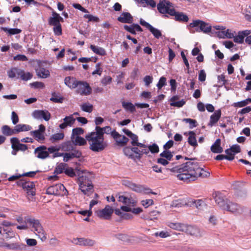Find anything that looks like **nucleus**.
<instances>
[{
  "mask_svg": "<svg viewBox=\"0 0 251 251\" xmlns=\"http://www.w3.org/2000/svg\"><path fill=\"white\" fill-rule=\"evenodd\" d=\"M170 170L176 174L178 179L187 182L194 181L198 177H208L210 174L209 172L201 168L198 162L194 159H190L181 166L176 165Z\"/></svg>",
  "mask_w": 251,
  "mask_h": 251,
  "instance_id": "obj_1",
  "label": "nucleus"
},
{
  "mask_svg": "<svg viewBox=\"0 0 251 251\" xmlns=\"http://www.w3.org/2000/svg\"><path fill=\"white\" fill-rule=\"evenodd\" d=\"M85 138L89 145V149L94 152L101 151L107 146L104 137L96 130L88 133L86 135Z\"/></svg>",
  "mask_w": 251,
  "mask_h": 251,
  "instance_id": "obj_2",
  "label": "nucleus"
},
{
  "mask_svg": "<svg viewBox=\"0 0 251 251\" xmlns=\"http://www.w3.org/2000/svg\"><path fill=\"white\" fill-rule=\"evenodd\" d=\"M191 33L203 32L208 34L211 31L212 27L209 23L200 20H195L186 26Z\"/></svg>",
  "mask_w": 251,
  "mask_h": 251,
  "instance_id": "obj_3",
  "label": "nucleus"
},
{
  "mask_svg": "<svg viewBox=\"0 0 251 251\" xmlns=\"http://www.w3.org/2000/svg\"><path fill=\"white\" fill-rule=\"evenodd\" d=\"M26 220L32 230L42 241H45L47 239L46 233L39 220L31 217H27Z\"/></svg>",
  "mask_w": 251,
  "mask_h": 251,
  "instance_id": "obj_4",
  "label": "nucleus"
},
{
  "mask_svg": "<svg viewBox=\"0 0 251 251\" xmlns=\"http://www.w3.org/2000/svg\"><path fill=\"white\" fill-rule=\"evenodd\" d=\"M79 189L83 194L87 196L91 195L94 191V187L91 181L86 175H82L78 178Z\"/></svg>",
  "mask_w": 251,
  "mask_h": 251,
  "instance_id": "obj_5",
  "label": "nucleus"
},
{
  "mask_svg": "<svg viewBox=\"0 0 251 251\" xmlns=\"http://www.w3.org/2000/svg\"><path fill=\"white\" fill-rule=\"evenodd\" d=\"M14 225V224L6 220L0 223V238L3 240H8L14 237L15 233L11 228Z\"/></svg>",
  "mask_w": 251,
  "mask_h": 251,
  "instance_id": "obj_6",
  "label": "nucleus"
},
{
  "mask_svg": "<svg viewBox=\"0 0 251 251\" xmlns=\"http://www.w3.org/2000/svg\"><path fill=\"white\" fill-rule=\"evenodd\" d=\"M68 191L65 186L61 183L50 186L46 190V194L55 196L66 195Z\"/></svg>",
  "mask_w": 251,
  "mask_h": 251,
  "instance_id": "obj_7",
  "label": "nucleus"
},
{
  "mask_svg": "<svg viewBox=\"0 0 251 251\" xmlns=\"http://www.w3.org/2000/svg\"><path fill=\"white\" fill-rule=\"evenodd\" d=\"M76 92L82 96L90 95L92 92V89L88 83L83 81H78Z\"/></svg>",
  "mask_w": 251,
  "mask_h": 251,
  "instance_id": "obj_8",
  "label": "nucleus"
},
{
  "mask_svg": "<svg viewBox=\"0 0 251 251\" xmlns=\"http://www.w3.org/2000/svg\"><path fill=\"white\" fill-rule=\"evenodd\" d=\"M113 212V209L112 207L109 205H107L103 209L96 211V214L100 219L109 220Z\"/></svg>",
  "mask_w": 251,
  "mask_h": 251,
  "instance_id": "obj_9",
  "label": "nucleus"
},
{
  "mask_svg": "<svg viewBox=\"0 0 251 251\" xmlns=\"http://www.w3.org/2000/svg\"><path fill=\"white\" fill-rule=\"evenodd\" d=\"M157 8L158 11L162 14H168L171 15V11L175 10L172 3L169 1L162 0L157 5Z\"/></svg>",
  "mask_w": 251,
  "mask_h": 251,
  "instance_id": "obj_10",
  "label": "nucleus"
},
{
  "mask_svg": "<svg viewBox=\"0 0 251 251\" xmlns=\"http://www.w3.org/2000/svg\"><path fill=\"white\" fill-rule=\"evenodd\" d=\"M223 210H226L234 214H239L242 211L240 205L228 200H226V203Z\"/></svg>",
  "mask_w": 251,
  "mask_h": 251,
  "instance_id": "obj_11",
  "label": "nucleus"
},
{
  "mask_svg": "<svg viewBox=\"0 0 251 251\" xmlns=\"http://www.w3.org/2000/svg\"><path fill=\"white\" fill-rule=\"evenodd\" d=\"M32 116L34 119L37 120L44 119L46 121H48L50 118V113L46 110H35L32 113Z\"/></svg>",
  "mask_w": 251,
  "mask_h": 251,
  "instance_id": "obj_12",
  "label": "nucleus"
},
{
  "mask_svg": "<svg viewBox=\"0 0 251 251\" xmlns=\"http://www.w3.org/2000/svg\"><path fill=\"white\" fill-rule=\"evenodd\" d=\"M183 232L197 237L202 236V232L198 227L185 224Z\"/></svg>",
  "mask_w": 251,
  "mask_h": 251,
  "instance_id": "obj_13",
  "label": "nucleus"
},
{
  "mask_svg": "<svg viewBox=\"0 0 251 251\" xmlns=\"http://www.w3.org/2000/svg\"><path fill=\"white\" fill-rule=\"evenodd\" d=\"M18 185H21L23 188L26 191L28 195L31 196L35 195V192L34 190L35 189V184L33 182L20 181Z\"/></svg>",
  "mask_w": 251,
  "mask_h": 251,
  "instance_id": "obj_14",
  "label": "nucleus"
},
{
  "mask_svg": "<svg viewBox=\"0 0 251 251\" xmlns=\"http://www.w3.org/2000/svg\"><path fill=\"white\" fill-rule=\"evenodd\" d=\"M34 153L37 158L41 159H45L49 157L47 147L44 145L37 147L34 150Z\"/></svg>",
  "mask_w": 251,
  "mask_h": 251,
  "instance_id": "obj_15",
  "label": "nucleus"
},
{
  "mask_svg": "<svg viewBox=\"0 0 251 251\" xmlns=\"http://www.w3.org/2000/svg\"><path fill=\"white\" fill-rule=\"evenodd\" d=\"M112 137L118 146H125L128 141V139L124 135L120 134L116 130L112 133Z\"/></svg>",
  "mask_w": 251,
  "mask_h": 251,
  "instance_id": "obj_16",
  "label": "nucleus"
},
{
  "mask_svg": "<svg viewBox=\"0 0 251 251\" xmlns=\"http://www.w3.org/2000/svg\"><path fill=\"white\" fill-rule=\"evenodd\" d=\"M212 196L217 205L223 209L226 203V200L225 199L224 195L222 193L217 191L213 192Z\"/></svg>",
  "mask_w": 251,
  "mask_h": 251,
  "instance_id": "obj_17",
  "label": "nucleus"
},
{
  "mask_svg": "<svg viewBox=\"0 0 251 251\" xmlns=\"http://www.w3.org/2000/svg\"><path fill=\"white\" fill-rule=\"evenodd\" d=\"M73 243L76 245L83 246H93L96 242L95 240L85 238H76L73 240Z\"/></svg>",
  "mask_w": 251,
  "mask_h": 251,
  "instance_id": "obj_18",
  "label": "nucleus"
},
{
  "mask_svg": "<svg viewBox=\"0 0 251 251\" xmlns=\"http://www.w3.org/2000/svg\"><path fill=\"white\" fill-rule=\"evenodd\" d=\"M171 16H175V20L182 23H186L189 21L188 16L182 12H177L175 10L170 11Z\"/></svg>",
  "mask_w": 251,
  "mask_h": 251,
  "instance_id": "obj_19",
  "label": "nucleus"
},
{
  "mask_svg": "<svg viewBox=\"0 0 251 251\" xmlns=\"http://www.w3.org/2000/svg\"><path fill=\"white\" fill-rule=\"evenodd\" d=\"M126 185L131 189L138 193H151V189L148 188H146L143 185H138L131 182H128Z\"/></svg>",
  "mask_w": 251,
  "mask_h": 251,
  "instance_id": "obj_20",
  "label": "nucleus"
},
{
  "mask_svg": "<svg viewBox=\"0 0 251 251\" xmlns=\"http://www.w3.org/2000/svg\"><path fill=\"white\" fill-rule=\"evenodd\" d=\"M63 19L55 11L52 12V16L50 17L48 20L49 24L50 25L54 26L61 25L60 22H63Z\"/></svg>",
  "mask_w": 251,
  "mask_h": 251,
  "instance_id": "obj_21",
  "label": "nucleus"
},
{
  "mask_svg": "<svg viewBox=\"0 0 251 251\" xmlns=\"http://www.w3.org/2000/svg\"><path fill=\"white\" fill-rule=\"evenodd\" d=\"M251 33V31L250 30L239 31L237 35L236 34L234 35V37H233L234 42L239 44L243 43L245 37L250 35Z\"/></svg>",
  "mask_w": 251,
  "mask_h": 251,
  "instance_id": "obj_22",
  "label": "nucleus"
},
{
  "mask_svg": "<svg viewBox=\"0 0 251 251\" xmlns=\"http://www.w3.org/2000/svg\"><path fill=\"white\" fill-rule=\"evenodd\" d=\"M217 36L219 38L225 39L228 38L231 39L234 37V35H236L235 31H232L229 29L226 30H222V31H219L216 32Z\"/></svg>",
  "mask_w": 251,
  "mask_h": 251,
  "instance_id": "obj_23",
  "label": "nucleus"
},
{
  "mask_svg": "<svg viewBox=\"0 0 251 251\" xmlns=\"http://www.w3.org/2000/svg\"><path fill=\"white\" fill-rule=\"evenodd\" d=\"M205 205V203L202 200L189 199L187 201V206H194L199 209H203Z\"/></svg>",
  "mask_w": 251,
  "mask_h": 251,
  "instance_id": "obj_24",
  "label": "nucleus"
},
{
  "mask_svg": "<svg viewBox=\"0 0 251 251\" xmlns=\"http://www.w3.org/2000/svg\"><path fill=\"white\" fill-rule=\"evenodd\" d=\"M117 20L122 23L131 24L133 21V17L128 12H123L117 18Z\"/></svg>",
  "mask_w": 251,
  "mask_h": 251,
  "instance_id": "obj_25",
  "label": "nucleus"
},
{
  "mask_svg": "<svg viewBox=\"0 0 251 251\" xmlns=\"http://www.w3.org/2000/svg\"><path fill=\"white\" fill-rule=\"evenodd\" d=\"M64 122L59 125L61 129H64L67 126H72L75 122V119L73 116H66L63 119Z\"/></svg>",
  "mask_w": 251,
  "mask_h": 251,
  "instance_id": "obj_26",
  "label": "nucleus"
},
{
  "mask_svg": "<svg viewBox=\"0 0 251 251\" xmlns=\"http://www.w3.org/2000/svg\"><path fill=\"white\" fill-rule=\"evenodd\" d=\"M124 29L132 34H136V31H142V28L137 24H132L130 25H124Z\"/></svg>",
  "mask_w": 251,
  "mask_h": 251,
  "instance_id": "obj_27",
  "label": "nucleus"
},
{
  "mask_svg": "<svg viewBox=\"0 0 251 251\" xmlns=\"http://www.w3.org/2000/svg\"><path fill=\"white\" fill-rule=\"evenodd\" d=\"M82 153L81 151L78 150H74L71 152L64 153V157L63 161L64 162H68L71 159L73 158H79L81 156Z\"/></svg>",
  "mask_w": 251,
  "mask_h": 251,
  "instance_id": "obj_28",
  "label": "nucleus"
},
{
  "mask_svg": "<svg viewBox=\"0 0 251 251\" xmlns=\"http://www.w3.org/2000/svg\"><path fill=\"white\" fill-rule=\"evenodd\" d=\"M95 130L99 134H101L102 137H104V134H110L112 137V133L115 130L114 129L112 130V128L110 126H106L103 127H101L99 126H96L95 127Z\"/></svg>",
  "mask_w": 251,
  "mask_h": 251,
  "instance_id": "obj_29",
  "label": "nucleus"
},
{
  "mask_svg": "<svg viewBox=\"0 0 251 251\" xmlns=\"http://www.w3.org/2000/svg\"><path fill=\"white\" fill-rule=\"evenodd\" d=\"M78 80L74 77L67 76L64 79L65 84L71 89H75L77 87Z\"/></svg>",
  "mask_w": 251,
  "mask_h": 251,
  "instance_id": "obj_30",
  "label": "nucleus"
},
{
  "mask_svg": "<svg viewBox=\"0 0 251 251\" xmlns=\"http://www.w3.org/2000/svg\"><path fill=\"white\" fill-rule=\"evenodd\" d=\"M221 140L220 139H217L213 144L210 147L211 151L215 153H220L223 151V148L221 146Z\"/></svg>",
  "mask_w": 251,
  "mask_h": 251,
  "instance_id": "obj_31",
  "label": "nucleus"
},
{
  "mask_svg": "<svg viewBox=\"0 0 251 251\" xmlns=\"http://www.w3.org/2000/svg\"><path fill=\"white\" fill-rule=\"evenodd\" d=\"M221 116V111L219 109L216 110L213 114H212L210 117V121L208 124V126H213L219 120Z\"/></svg>",
  "mask_w": 251,
  "mask_h": 251,
  "instance_id": "obj_32",
  "label": "nucleus"
},
{
  "mask_svg": "<svg viewBox=\"0 0 251 251\" xmlns=\"http://www.w3.org/2000/svg\"><path fill=\"white\" fill-rule=\"evenodd\" d=\"M118 201L124 203L126 205H131L132 206H134L136 203V201L133 199L132 198H128L125 196H119Z\"/></svg>",
  "mask_w": 251,
  "mask_h": 251,
  "instance_id": "obj_33",
  "label": "nucleus"
},
{
  "mask_svg": "<svg viewBox=\"0 0 251 251\" xmlns=\"http://www.w3.org/2000/svg\"><path fill=\"white\" fill-rule=\"evenodd\" d=\"M10 142H13L14 144L16 145V147L18 151H24L27 150V146L25 144L20 143V140L17 137L11 138Z\"/></svg>",
  "mask_w": 251,
  "mask_h": 251,
  "instance_id": "obj_34",
  "label": "nucleus"
},
{
  "mask_svg": "<svg viewBox=\"0 0 251 251\" xmlns=\"http://www.w3.org/2000/svg\"><path fill=\"white\" fill-rule=\"evenodd\" d=\"M5 247L10 250H22L25 248V245H24L22 243H21L19 242H16V243L7 244L5 245Z\"/></svg>",
  "mask_w": 251,
  "mask_h": 251,
  "instance_id": "obj_35",
  "label": "nucleus"
},
{
  "mask_svg": "<svg viewBox=\"0 0 251 251\" xmlns=\"http://www.w3.org/2000/svg\"><path fill=\"white\" fill-rule=\"evenodd\" d=\"M167 226L173 229L182 232H183L185 227V224L180 223L168 222Z\"/></svg>",
  "mask_w": 251,
  "mask_h": 251,
  "instance_id": "obj_36",
  "label": "nucleus"
},
{
  "mask_svg": "<svg viewBox=\"0 0 251 251\" xmlns=\"http://www.w3.org/2000/svg\"><path fill=\"white\" fill-rule=\"evenodd\" d=\"M30 134L32 135L35 139L40 143H44L45 137L44 133L38 131L34 130L30 131Z\"/></svg>",
  "mask_w": 251,
  "mask_h": 251,
  "instance_id": "obj_37",
  "label": "nucleus"
},
{
  "mask_svg": "<svg viewBox=\"0 0 251 251\" xmlns=\"http://www.w3.org/2000/svg\"><path fill=\"white\" fill-rule=\"evenodd\" d=\"M189 137L188 138V142L190 145L196 148L198 146V143L196 140V134L193 131L188 132Z\"/></svg>",
  "mask_w": 251,
  "mask_h": 251,
  "instance_id": "obj_38",
  "label": "nucleus"
},
{
  "mask_svg": "<svg viewBox=\"0 0 251 251\" xmlns=\"http://www.w3.org/2000/svg\"><path fill=\"white\" fill-rule=\"evenodd\" d=\"M71 139L73 143L76 146H84L87 144V140L84 138L76 136L75 137H71Z\"/></svg>",
  "mask_w": 251,
  "mask_h": 251,
  "instance_id": "obj_39",
  "label": "nucleus"
},
{
  "mask_svg": "<svg viewBox=\"0 0 251 251\" xmlns=\"http://www.w3.org/2000/svg\"><path fill=\"white\" fill-rule=\"evenodd\" d=\"M37 75L41 78H47L50 75L49 71L44 68L39 67L36 70Z\"/></svg>",
  "mask_w": 251,
  "mask_h": 251,
  "instance_id": "obj_40",
  "label": "nucleus"
},
{
  "mask_svg": "<svg viewBox=\"0 0 251 251\" xmlns=\"http://www.w3.org/2000/svg\"><path fill=\"white\" fill-rule=\"evenodd\" d=\"M1 132L4 135L11 136L16 134L15 128L12 129L8 126L4 125L1 127Z\"/></svg>",
  "mask_w": 251,
  "mask_h": 251,
  "instance_id": "obj_41",
  "label": "nucleus"
},
{
  "mask_svg": "<svg viewBox=\"0 0 251 251\" xmlns=\"http://www.w3.org/2000/svg\"><path fill=\"white\" fill-rule=\"evenodd\" d=\"M169 161L167 159H166L164 158H163L162 157H161L160 158H158L157 159V162L158 164H161L163 166H166V165L169 164V168H167V169L170 170L171 172H172V171L170 170V168H172L175 167L176 165L179 166L177 164L176 162H173L171 163H169Z\"/></svg>",
  "mask_w": 251,
  "mask_h": 251,
  "instance_id": "obj_42",
  "label": "nucleus"
},
{
  "mask_svg": "<svg viewBox=\"0 0 251 251\" xmlns=\"http://www.w3.org/2000/svg\"><path fill=\"white\" fill-rule=\"evenodd\" d=\"M90 48L95 53L99 55L104 56L106 54L105 50L102 47L91 45Z\"/></svg>",
  "mask_w": 251,
  "mask_h": 251,
  "instance_id": "obj_43",
  "label": "nucleus"
},
{
  "mask_svg": "<svg viewBox=\"0 0 251 251\" xmlns=\"http://www.w3.org/2000/svg\"><path fill=\"white\" fill-rule=\"evenodd\" d=\"M16 134L20 132L26 131L30 130L32 127L28 125L19 124L15 126Z\"/></svg>",
  "mask_w": 251,
  "mask_h": 251,
  "instance_id": "obj_44",
  "label": "nucleus"
},
{
  "mask_svg": "<svg viewBox=\"0 0 251 251\" xmlns=\"http://www.w3.org/2000/svg\"><path fill=\"white\" fill-rule=\"evenodd\" d=\"M1 29L10 35L19 34L22 32L21 29L16 28H9L6 27H2Z\"/></svg>",
  "mask_w": 251,
  "mask_h": 251,
  "instance_id": "obj_45",
  "label": "nucleus"
},
{
  "mask_svg": "<svg viewBox=\"0 0 251 251\" xmlns=\"http://www.w3.org/2000/svg\"><path fill=\"white\" fill-rule=\"evenodd\" d=\"M20 73H21V69L17 68H13L7 72V74L9 77L14 78L16 76L19 77Z\"/></svg>",
  "mask_w": 251,
  "mask_h": 251,
  "instance_id": "obj_46",
  "label": "nucleus"
},
{
  "mask_svg": "<svg viewBox=\"0 0 251 251\" xmlns=\"http://www.w3.org/2000/svg\"><path fill=\"white\" fill-rule=\"evenodd\" d=\"M67 166L68 165L67 164L64 163L58 164L55 169L54 173L57 175L62 174L63 172H64Z\"/></svg>",
  "mask_w": 251,
  "mask_h": 251,
  "instance_id": "obj_47",
  "label": "nucleus"
},
{
  "mask_svg": "<svg viewBox=\"0 0 251 251\" xmlns=\"http://www.w3.org/2000/svg\"><path fill=\"white\" fill-rule=\"evenodd\" d=\"M64 137V134L63 133H57L52 134L50 138V140L51 143H55L59 140H62Z\"/></svg>",
  "mask_w": 251,
  "mask_h": 251,
  "instance_id": "obj_48",
  "label": "nucleus"
},
{
  "mask_svg": "<svg viewBox=\"0 0 251 251\" xmlns=\"http://www.w3.org/2000/svg\"><path fill=\"white\" fill-rule=\"evenodd\" d=\"M19 77L23 80L27 81L31 79L32 75L29 72L25 73L24 70H21V73H20Z\"/></svg>",
  "mask_w": 251,
  "mask_h": 251,
  "instance_id": "obj_49",
  "label": "nucleus"
},
{
  "mask_svg": "<svg viewBox=\"0 0 251 251\" xmlns=\"http://www.w3.org/2000/svg\"><path fill=\"white\" fill-rule=\"evenodd\" d=\"M171 205L174 207H180L187 205V201L181 200H176L173 201Z\"/></svg>",
  "mask_w": 251,
  "mask_h": 251,
  "instance_id": "obj_50",
  "label": "nucleus"
},
{
  "mask_svg": "<svg viewBox=\"0 0 251 251\" xmlns=\"http://www.w3.org/2000/svg\"><path fill=\"white\" fill-rule=\"evenodd\" d=\"M124 152L125 154L133 160H135L134 154L133 153L132 148L130 147H126L124 149Z\"/></svg>",
  "mask_w": 251,
  "mask_h": 251,
  "instance_id": "obj_51",
  "label": "nucleus"
},
{
  "mask_svg": "<svg viewBox=\"0 0 251 251\" xmlns=\"http://www.w3.org/2000/svg\"><path fill=\"white\" fill-rule=\"evenodd\" d=\"M122 106L125 109L129 110L131 112H133L136 110L135 106L131 102L123 101Z\"/></svg>",
  "mask_w": 251,
  "mask_h": 251,
  "instance_id": "obj_52",
  "label": "nucleus"
},
{
  "mask_svg": "<svg viewBox=\"0 0 251 251\" xmlns=\"http://www.w3.org/2000/svg\"><path fill=\"white\" fill-rule=\"evenodd\" d=\"M80 107L82 111L88 113L91 112L93 108V105L88 102H85L82 103Z\"/></svg>",
  "mask_w": 251,
  "mask_h": 251,
  "instance_id": "obj_53",
  "label": "nucleus"
},
{
  "mask_svg": "<svg viewBox=\"0 0 251 251\" xmlns=\"http://www.w3.org/2000/svg\"><path fill=\"white\" fill-rule=\"evenodd\" d=\"M160 156L171 161L172 160L173 154L170 151L164 150L160 154Z\"/></svg>",
  "mask_w": 251,
  "mask_h": 251,
  "instance_id": "obj_54",
  "label": "nucleus"
},
{
  "mask_svg": "<svg viewBox=\"0 0 251 251\" xmlns=\"http://www.w3.org/2000/svg\"><path fill=\"white\" fill-rule=\"evenodd\" d=\"M149 30L153 34L154 37L157 39H159L162 35L161 31L159 29L153 27L152 25Z\"/></svg>",
  "mask_w": 251,
  "mask_h": 251,
  "instance_id": "obj_55",
  "label": "nucleus"
},
{
  "mask_svg": "<svg viewBox=\"0 0 251 251\" xmlns=\"http://www.w3.org/2000/svg\"><path fill=\"white\" fill-rule=\"evenodd\" d=\"M84 130L81 127L75 128L72 130V134L71 137H75L76 136H79L83 133Z\"/></svg>",
  "mask_w": 251,
  "mask_h": 251,
  "instance_id": "obj_56",
  "label": "nucleus"
},
{
  "mask_svg": "<svg viewBox=\"0 0 251 251\" xmlns=\"http://www.w3.org/2000/svg\"><path fill=\"white\" fill-rule=\"evenodd\" d=\"M50 100L56 103H62L63 98L53 93L52 94V97L50 99Z\"/></svg>",
  "mask_w": 251,
  "mask_h": 251,
  "instance_id": "obj_57",
  "label": "nucleus"
},
{
  "mask_svg": "<svg viewBox=\"0 0 251 251\" xmlns=\"http://www.w3.org/2000/svg\"><path fill=\"white\" fill-rule=\"evenodd\" d=\"M183 121L189 124V128L190 129H192L197 126V121L195 120L185 118L183 119Z\"/></svg>",
  "mask_w": 251,
  "mask_h": 251,
  "instance_id": "obj_58",
  "label": "nucleus"
},
{
  "mask_svg": "<svg viewBox=\"0 0 251 251\" xmlns=\"http://www.w3.org/2000/svg\"><path fill=\"white\" fill-rule=\"evenodd\" d=\"M166 85V78L162 76L160 78L159 81L158 82L157 84H156V86L157 88L160 90L161 89L163 86Z\"/></svg>",
  "mask_w": 251,
  "mask_h": 251,
  "instance_id": "obj_59",
  "label": "nucleus"
},
{
  "mask_svg": "<svg viewBox=\"0 0 251 251\" xmlns=\"http://www.w3.org/2000/svg\"><path fill=\"white\" fill-rule=\"evenodd\" d=\"M83 17L85 19H88V22H98L99 21V18L98 17L92 15L85 14Z\"/></svg>",
  "mask_w": 251,
  "mask_h": 251,
  "instance_id": "obj_60",
  "label": "nucleus"
},
{
  "mask_svg": "<svg viewBox=\"0 0 251 251\" xmlns=\"http://www.w3.org/2000/svg\"><path fill=\"white\" fill-rule=\"evenodd\" d=\"M53 31L55 35L60 36L62 34V27L61 25H54Z\"/></svg>",
  "mask_w": 251,
  "mask_h": 251,
  "instance_id": "obj_61",
  "label": "nucleus"
},
{
  "mask_svg": "<svg viewBox=\"0 0 251 251\" xmlns=\"http://www.w3.org/2000/svg\"><path fill=\"white\" fill-rule=\"evenodd\" d=\"M132 150L133 153L134 154V157L135 160L140 159L141 158V152L137 147H132Z\"/></svg>",
  "mask_w": 251,
  "mask_h": 251,
  "instance_id": "obj_62",
  "label": "nucleus"
},
{
  "mask_svg": "<svg viewBox=\"0 0 251 251\" xmlns=\"http://www.w3.org/2000/svg\"><path fill=\"white\" fill-rule=\"evenodd\" d=\"M64 173L66 175L70 177H74L75 176V173L74 169L72 168L68 167V166L66 168Z\"/></svg>",
  "mask_w": 251,
  "mask_h": 251,
  "instance_id": "obj_63",
  "label": "nucleus"
},
{
  "mask_svg": "<svg viewBox=\"0 0 251 251\" xmlns=\"http://www.w3.org/2000/svg\"><path fill=\"white\" fill-rule=\"evenodd\" d=\"M62 148L64 151H69L73 150V147L72 144L70 142L68 141L65 142L62 144Z\"/></svg>",
  "mask_w": 251,
  "mask_h": 251,
  "instance_id": "obj_64",
  "label": "nucleus"
}]
</instances>
